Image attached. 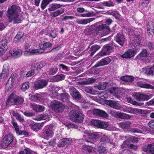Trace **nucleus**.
I'll return each mask as SVG.
<instances>
[{
    "label": "nucleus",
    "mask_w": 154,
    "mask_h": 154,
    "mask_svg": "<svg viewBox=\"0 0 154 154\" xmlns=\"http://www.w3.org/2000/svg\"><path fill=\"white\" fill-rule=\"evenodd\" d=\"M136 53L135 51L131 49H129L123 54L120 56V57L125 58H130L134 56Z\"/></svg>",
    "instance_id": "obj_23"
},
{
    "label": "nucleus",
    "mask_w": 154,
    "mask_h": 154,
    "mask_svg": "<svg viewBox=\"0 0 154 154\" xmlns=\"http://www.w3.org/2000/svg\"><path fill=\"white\" fill-rule=\"evenodd\" d=\"M62 91L63 92L60 94L58 99L63 102L67 103L69 101L70 96L68 93L66 92L64 89H63Z\"/></svg>",
    "instance_id": "obj_18"
},
{
    "label": "nucleus",
    "mask_w": 154,
    "mask_h": 154,
    "mask_svg": "<svg viewBox=\"0 0 154 154\" xmlns=\"http://www.w3.org/2000/svg\"><path fill=\"white\" fill-rule=\"evenodd\" d=\"M61 6L62 5L60 4H53L50 5V7L48 8V10L49 11H54L57 9L60 8Z\"/></svg>",
    "instance_id": "obj_43"
},
{
    "label": "nucleus",
    "mask_w": 154,
    "mask_h": 154,
    "mask_svg": "<svg viewBox=\"0 0 154 154\" xmlns=\"http://www.w3.org/2000/svg\"><path fill=\"white\" fill-rule=\"evenodd\" d=\"M13 115L20 122H23L24 121V119L23 118V117L21 116L19 114L14 112L13 113Z\"/></svg>",
    "instance_id": "obj_54"
},
{
    "label": "nucleus",
    "mask_w": 154,
    "mask_h": 154,
    "mask_svg": "<svg viewBox=\"0 0 154 154\" xmlns=\"http://www.w3.org/2000/svg\"><path fill=\"white\" fill-rule=\"evenodd\" d=\"M86 138V141L90 142L91 143H93L92 140L94 141L99 139L100 138L99 134L97 133L94 134H88L85 135Z\"/></svg>",
    "instance_id": "obj_14"
},
{
    "label": "nucleus",
    "mask_w": 154,
    "mask_h": 154,
    "mask_svg": "<svg viewBox=\"0 0 154 154\" xmlns=\"http://www.w3.org/2000/svg\"><path fill=\"white\" fill-rule=\"evenodd\" d=\"M64 12V10L63 9H61L60 10H58L57 11H54L52 13L51 16H52V17H55L61 14Z\"/></svg>",
    "instance_id": "obj_50"
},
{
    "label": "nucleus",
    "mask_w": 154,
    "mask_h": 154,
    "mask_svg": "<svg viewBox=\"0 0 154 154\" xmlns=\"http://www.w3.org/2000/svg\"><path fill=\"white\" fill-rule=\"evenodd\" d=\"M109 14L114 16L116 18L118 19L119 16V13L117 11H111L109 12Z\"/></svg>",
    "instance_id": "obj_58"
},
{
    "label": "nucleus",
    "mask_w": 154,
    "mask_h": 154,
    "mask_svg": "<svg viewBox=\"0 0 154 154\" xmlns=\"http://www.w3.org/2000/svg\"><path fill=\"white\" fill-rule=\"evenodd\" d=\"M97 152L100 154H106V149L104 146H99L97 148Z\"/></svg>",
    "instance_id": "obj_45"
},
{
    "label": "nucleus",
    "mask_w": 154,
    "mask_h": 154,
    "mask_svg": "<svg viewBox=\"0 0 154 154\" xmlns=\"http://www.w3.org/2000/svg\"><path fill=\"white\" fill-rule=\"evenodd\" d=\"M154 32V24L152 22H149L147 26V33L149 35H151Z\"/></svg>",
    "instance_id": "obj_28"
},
{
    "label": "nucleus",
    "mask_w": 154,
    "mask_h": 154,
    "mask_svg": "<svg viewBox=\"0 0 154 154\" xmlns=\"http://www.w3.org/2000/svg\"><path fill=\"white\" fill-rule=\"evenodd\" d=\"M149 54L146 49H143L142 51L136 57V59L140 60H143L145 62H148L149 61L147 57Z\"/></svg>",
    "instance_id": "obj_9"
},
{
    "label": "nucleus",
    "mask_w": 154,
    "mask_h": 154,
    "mask_svg": "<svg viewBox=\"0 0 154 154\" xmlns=\"http://www.w3.org/2000/svg\"><path fill=\"white\" fill-rule=\"evenodd\" d=\"M71 139L70 138H64L60 140L58 142L57 146L58 147H62L67 144L69 143Z\"/></svg>",
    "instance_id": "obj_29"
},
{
    "label": "nucleus",
    "mask_w": 154,
    "mask_h": 154,
    "mask_svg": "<svg viewBox=\"0 0 154 154\" xmlns=\"http://www.w3.org/2000/svg\"><path fill=\"white\" fill-rule=\"evenodd\" d=\"M65 75L63 74L56 75L53 77V79L56 82H58L64 79Z\"/></svg>",
    "instance_id": "obj_48"
},
{
    "label": "nucleus",
    "mask_w": 154,
    "mask_h": 154,
    "mask_svg": "<svg viewBox=\"0 0 154 154\" xmlns=\"http://www.w3.org/2000/svg\"><path fill=\"white\" fill-rule=\"evenodd\" d=\"M110 85L108 82H99L96 86L99 90H103L108 88Z\"/></svg>",
    "instance_id": "obj_26"
},
{
    "label": "nucleus",
    "mask_w": 154,
    "mask_h": 154,
    "mask_svg": "<svg viewBox=\"0 0 154 154\" xmlns=\"http://www.w3.org/2000/svg\"><path fill=\"white\" fill-rule=\"evenodd\" d=\"M119 117L122 119H128L131 118V116L126 113L119 112Z\"/></svg>",
    "instance_id": "obj_55"
},
{
    "label": "nucleus",
    "mask_w": 154,
    "mask_h": 154,
    "mask_svg": "<svg viewBox=\"0 0 154 154\" xmlns=\"http://www.w3.org/2000/svg\"><path fill=\"white\" fill-rule=\"evenodd\" d=\"M106 24H102L98 26H96V32H97V35L98 34L99 31H103V28L105 26Z\"/></svg>",
    "instance_id": "obj_57"
},
{
    "label": "nucleus",
    "mask_w": 154,
    "mask_h": 154,
    "mask_svg": "<svg viewBox=\"0 0 154 154\" xmlns=\"http://www.w3.org/2000/svg\"><path fill=\"white\" fill-rule=\"evenodd\" d=\"M24 101L23 98L11 94L7 100L6 106H8L11 105H19L22 104Z\"/></svg>",
    "instance_id": "obj_3"
},
{
    "label": "nucleus",
    "mask_w": 154,
    "mask_h": 154,
    "mask_svg": "<svg viewBox=\"0 0 154 154\" xmlns=\"http://www.w3.org/2000/svg\"><path fill=\"white\" fill-rule=\"evenodd\" d=\"M109 113L112 116L114 117H119V112H117L114 110H110L109 111Z\"/></svg>",
    "instance_id": "obj_59"
},
{
    "label": "nucleus",
    "mask_w": 154,
    "mask_h": 154,
    "mask_svg": "<svg viewBox=\"0 0 154 154\" xmlns=\"http://www.w3.org/2000/svg\"><path fill=\"white\" fill-rule=\"evenodd\" d=\"M53 0H43L42 2L41 8L42 10H44L46 6L49 4L50 2Z\"/></svg>",
    "instance_id": "obj_51"
},
{
    "label": "nucleus",
    "mask_w": 154,
    "mask_h": 154,
    "mask_svg": "<svg viewBox=\"0 0 154 154\" xmlns=\"http://www.w3.org/2000/svg\"><path fill=\"white\" fill-rule=\"evenodd\" d=\"M135 38H137V42L140 43L141 42L142 39V36L139 34H137L136 32H134Z\"/></svg>",
    "instance_id": "obj_62"
},
{
    "label": "nucleus",
    "mask_w": 154,
    "mask_h": 154,
    "mask_svg": "<svg viewBox=\"0 0 154 154\" xmlns=\"http://www.w3.org/2000/svg\"><path fill=\"white\" fill-rule=\"evenodd\" d=\"M108 92L111 94H112L114 96L118 99L121 97V92L120 89L118 88L112 87L108 90Z\"/></svg>",
    "instance_id": "obj_17"
},
{
    "label": "nucleus",
    "mask_w": 154,
    "mask_h": 154,
    "mask_svg": "<svg viewBox=\"0 0 154 154\" xmlns=\"http://www.w3.org/2000/svg\"><path fill=\"white\" fill-rule=\"evenodd\" d=\"M13 134L9 133L6 135L2 141L1 145L2 147L5 148L7 147L14 140Z\"/></svg>",
    "instance_id": "obj_4"
},
{
    "label": "nucleus",
    "mask_w": 154,
    "mask_h": 154,
    "mask_svg": "<svg viewBox=\"0 0 154 154\" xmlns=\"http://www.w3.org/2000/svg\"><path fill=\"white\" fill-rule=\"evenodd\" d=\"M138 109L129 107L126 108V111L131 113L135 114L138 112Z\"/></svg>",
    "instance_id": "obj_49"
},
{
    "label": "nucleus",
    "mask_w": 154,
    "mask_h": 154,
    "mask_svg": "<svg viewBox=\"0 0 154 154\" xmlns=\"http://www.w3.org/2000/svg\"><path fill=\"white\" fill-rule=\"evenodd\" d=\"M131 131L134 133H142L143 131L140 129L137 128H132L131 129Z\"/></svg>",
    "instance_id": "obj_63"
},
{
    "label": "nucleus",
    "mask_w": 154,
    "mask_h": 154,
    "mask_svg": "<svg viewBox=\"0 0 154 154\" xmlns=\"http://www.w3.org/2000/svg\"><path fill=\"white\" fill-rule=\"evenodd\" d=\"M23 19V17L22 15L17 13L10 20H13L14 23H21L22 22Z\"/></svg>",
    "instance_id": "obj_25"
},
{
    "label": "nucleus",
    "mask_w": 154,
    "mask_h": 154,
    "mask_svg": "<svg viewBox=\"0 0 154 154\" xmlns=\"http://www.w3.org/2000/svg\"><path fill=\"white\" fill-rule=\"evenodd\" d=\"M131 142H138L137 138L135 137L130 136L127 140L124 142L122 146V150L120 151V154H132L129 150L127 149H124V147H128L134 150H136L137 149V146L130 143H129Z\"/></svg>",
    "instance_id": "obj_1"
},
{
    "label": "nucleus",
    "mask_w": 154,
    "mask_h": 154,
    "mask_svg": "<svg viewBox=\"0 0 154 154\" xmlns=\"http://www.w3.org/2000/svg\"><path fill=\"white\" fill-rule=\"evenodd\" d=\"M12 123V124L14 127L15 128V130L17 133H19V129L18 126L17 125V124L16 122L14 120H12L11 121Z\"/></svg>",
    "instance_id": "obj_61"
},
{
    "label": "nucleus",
    "mask_w": 154,
    "mask_h": 154,
    "mask_svg": "<svg viewBox=\"0 0 154 154\" xmlns=\"http://www.w3.org/2000/svg\"><path fill=\"white\" fill-rule=\"evenodd\" d=\"M131 123L130 122L127 121L125 122H122L119 124L120 127L124 129H128L131 127Z\"/></svg>",
    "instance_id": "obj_34"
},
{
    "label": "nucleus",
    "mask_w": 154,
    "mask_h": 154,
    "mask_svg": "<svg viewBox=\"0 0 154 154\" xmlns=\"http://www.w3.org/2000/svg\"><path fill=\"white\" fill-rule=\"evenodd\" d=\"M93 114L103 118H107L108 115L104 111L98 109H94L93 111Z\"/></svg>",
    "instance_id": "obj_22"
},
{
    "label": "nucleus",
    "mask_w": 154,
    "mask_h": 154,
    "mask_svg": "<svg viewBox=\"0 0 154 154\" xmlns=\"http://www.w3.org/2000/svg\"><path fill=\"white\" fill-rule=\"evenodd\" d=\"M11 55L15 58L20 57L22 55V51L21 50L14 49L11 51Z\"/></svg>",
    "instance_id": "obj_33"
},
{
    "label": "nucleus",
    "mask_w": 154,
    "mask_h": 154,
    "mask_svg": "<svg viewBox=\"0 0 154 154\" xmlns=\"http://www.w3.org/2000/svg\"><path fill=\"white\" fill-rule=\"evenodd\" d=\"M100 48V47L97 45H93L90 49V55L92 56Z\"/></svg>",
    "instance_id": "obj_46"
},
{
    "label": "nucleus",
    "mask_w": 154,
    "mask_h": 154,
    "mask_svg": "<svg viewBox=\"0 0 154 154\" xmlns=\"http://www.w3.org/2000/svg\"><path fill=\"white\" fill-rule=\"evenodd\" d=\"M114 40L120 46H122L125 41V38L122 33H118L115 36Z\"/></svg>",
    "instance_id": "obj_16"
},
{
    "label": "nucleus",
    "mask_w": 154,
    "mask_h": 154,
    "mask_svg": "<svg viewBox=\"0 0 154 154\" xmlns=\"http://www.w3.org/2000/svg\"><path fill=\"white\" fill-rule=\"evenodd\" d=\"M9 65L8 63H5L3 66L2 73L0 74V80H4L8 77L9 73Z\"/></svg>",
    "instance_id": "obj_8"
},
{
    "label": "nucleus",
    "mask_w": 154,
    "mask_h": 154,
    "mask_svg": "<svg viewBox=\"0 0 154 154\" xmlns=\"http://www.w3.org/2000/svg\"><path fill=\"white\" fill-rule=\"evenodd\" d=\"M52 92L51 94V97H52L58 99L59 96V93H61L63 89L62 88H60L59 87H57L55 86H54L53 87L52 90Z\"/></svg>",
    "instance_id": "obj_21"
},
{
    "label": "nucleus",
    "mask_w": 154,
    "mask_h": 154,
    "mask_svg": "<svg viewBox=\"0 0 154 154\" xmlns=\"http://www.w3.org/2000/svg\"><path fill=\"white\" fill-rule=\"evenodd\" d=\"M29 83L28 82H25L22 85L21 89L23 91H25L29 88Z\"/></svg>",
    "instance_id": "obj_52"
},
{
    "label": "nucleus",
    "mask_w": 154,
    "mask_h": 154,
    "mask_svg": "<svg viewBox=\"0 0 154 154\" xmlns=\"http://www.w3.org/2000/svg\"><path fill=\"white\" fill-rule=\"evenodd\" d=\"M31 99L33 100L37 101V100H40L41 97L38 96L37 94L32 95L30 97Z\"/></svg>",
    "instance_id": "obj_64"
},
{
    "label": "nucleus",
    "mask_w": 154,
    "mask_h": 154,
    "mask_svg": "<svg viewBox=\"0 0 154 154\" xmlns=\"http://www.w3.org/2000/svg\"><path fill=\"white\" fill-rule=\"evenodd\" d=\"M135 96L136 97L135 99L137 100L138 101L148 100L150 98V97L149 95L140 93L136 94Z\"/></svg>",
    "instance_id": "obj_24"
},
{
    "label": "nucleus",
    "mask_w": 154,
    "mask_h": 154,
    "mask_svg": "<svg viewBox=\"0 0 154 154\" xmlns=\"http://www.w3.org/2000/svg\"><path fill=\"white\" fill-rule=\"evenodd\" d=\"M142 150L148 154H154V143L145 145L142 148Z\"/></svg>",
    "instance_id": "obj_19"
},
{
    "label": "nucleus",
    "mask_w": 154,
    "mask_h": 154,
    "mask_svg": "<svg viewBox=\"0 0 154 154\" xmlns=\"http://www.w3.org/2000/svg\"><path fill=\"white\" fill-rule=\"evenodd\" d=\"M104 103L114 109L119 110L121 108V105L117 101L105 100Z\"/></svg>",
    "instance_id": "obj_10"
},
{
    "label": "nucleus",
    "mask_w": 154,
    "mask_h": 154,
    "mask_svg": "<svg viewBox=\"0 0 154 154\" xmlns=\"http://www.w3.org/2000/svg\"><path fill=\"white\" fill-rule=\"evenodd\" d=\"M92 123L94 126H97L99 128L106 129L107 130H110L109 127V123L106 122H104L99 120H94L92 122Z\"/></svg>",
    "instance_id": "obj_7"
},
{
    "label": "nucleus",
    "mask_w": 154,
    "mask_h": 154,
    "mask_svg": "<svg viewBox=\"0 0 154 154\" xmlns=\"http://www.w3.org/2000/svg\"><path fill=\"white\" fill-rule=\"evenodd\" d=\"M46 64L44 61H42L39 63H35L33 66L34 70H38L40 69L43 67Z\"/></svg>",
    "instance_id": "obj_36"
},
{
    "label": "nucleus",
    "mask_w": 154,
    "mask_h": 154,
    "mask_svg": "<svg viewBox=\"0 0 154 154\" xmlns=\"http://www.w3.org/2000/svg\"><path fill=\"white\" fill-rule=\"evenodd\" d=\"M31 128L35 131H38L42 127V125L40 124L35 123L30 125Z\"/></svg>",
    "instance_id": "obj_42"
},
{
    "label": "nucleus",
    "mask_w": 154,
    "mask_h": 154,
    "mask_svg": "<svg viewBox=\"0 0 154 154\" xmlns=\"http://www.w3.org/2000/svg\"><path fill=\"white\" fill-rule=\"evenodd\" d=\"M95 20V19L90 18L87 19H77L76 22L78 24L82 25H85L90 23Z\"/></svg>",
    "instance_id": "obj_27"
},
{
    "label": "nucleus",
    "mask_w": 154,
    "mask_h": 154,
    "mask_svg": "<svg viewBox=\"0 0 154 154\" xmlns=\"http://www.w3.org/2000/svg\"><path fill=\"white\" fill-rule=\"evenodd\" d=\"M137 85L140 87L143 88L151 89H153L154 88V87L152 85L148 84L146 83L145 82L142 81L137 82Z\"/></svg>",
    "instance_id": "obj_30"
},
{
    "label": "nucleus",
    "mask_w": 154,
    "mask_h": 154,
    "mask_svg": "<svg viewBox=\"0 0 154 154\" xmlns=\"http://www.w3.org/2000/svg\"><path fill=\"white\" fill-rule=\"evenodd\" d=\"M93 150V147L91 146H89L87 145H84L82 146V150L84 152V151L88 152L89 153L91 152Z\"/></svg>",
    "instance_id": "obj_47"
},
{
    "label": "nucleus",
    "mask_w": 154,
    "mask_h": 154,
    "mask_svg": "<svg viewBox=\"0 0 154 154\" xmlns=\"http://www.w3.org/2000/svg\"><path fill=\"white\" fill-rule=\"evenodd\" d=\"M30 53L31 54H40L43 53V52H40L38 49H29L28 52Z\"/></svg>",
    "instance_id": "obj_60"
},
{
    "label": "nucleus",
    "mask_w": 154,
    "mask_h": 154,
    "mask_svg": "<svg viewBox=\"0 0 154 154\" xmlns=\"http://www.w3.org/2000/svg\"><path fill=\"white\" fill-rule=\"evenodd\" d=\"M24 35V33L22 32H19L17 33L14 39V42L16 43H18L20 42V40Z\"/></svg>",
    "instance_id": "obj_38"
},
{
    "label": "nucleus",
    "mask_w": 154,
    "mask_h": 154,
    "mask_svg": "<svg viewBox=\"0 0 154 154\" xmlns=\"http://www.w3.org/2000/svg\"><path fill=\"white\" fill-rule=\"evenodd\" d=\"M120 79L126 82H131L134 81V79L133 76L125 75L121 77Z\"/></svg>",
    "instance_id": "obj_41"
},
{
    "label": "nucleus",
    "mask_w": 154,
    "mask_h": 154,
    "mask_svg": "<svg viewBox=\"0 0 154 154\" xmlns=\"http://www.w3.org/2000/svg\"><path fill=\"white\" fill-rule=\"evenodd\" d=\"M48 81L45 79L39 80L34 84L33 88L35 90L42 88L46 87L48 84Z\"/></svg>",
    "instance_id": "obj_11"
},
{
    "label": "nucleus",
    "mask_w": 154,
    "mask_h": 154,
    "mask_svg": "<svg viewBox=\"0 0 154 154\" xmlns=\"http://www.w3.org/2000/svg\"><path fill=\"white\" fill-rule=\"evenodd\" d=\"M18 7L14 5H12L8 9L7 11L8 13V17L10 20L18 13Z\"/></svg>",
    "instance_id": "obj_13"
},
{
    "label": "nucleus",
    "mask_w": 154,
    "mask_h": 154,
    "mask_svg": "<svg viewBox=\"0 0 154 154\" xmlns=\"http://www.w3.org/2000/svg\"><path fill=\"white\" fill-rule=\"evenodd\" d=\"M52 44L49 42H45L44 43H41L39 44V46L40 48L42 50H45L48 48L51 47Z\"/></svg>",
    "instance_id": "obj_39"
},
{
    "label": "nucleus",
    "mask_w": 154,
    "mask_h": 154,
    "mask_svg": "<svg viewBox=\"0 0 154 154\" xmlns=\"http://www.w3.org/2000/svg\"><path fill=\"white\" fill-rule=\"evenodd\" d=\"M8 41L6 39H3L0 42V48L5 49V50H7L8 48Z\"/></svg>",
    "instance_id": "obj_44"
},
{
    "label": "nucleus",
    "mask_w": 154,
    "mask_h": 154,
    "mask_svg": "<svg viewBox=\"0 0 154 154\" xmlns=\"http://www.w3.org/2000/svg\"><path fill=\"white\" fill-rule=\"evenodd\" d=\"M113 47L110 45H104L103 48V50L100 53V55L103 56L109 54L112 51Z\"/></svg>",
    "instance_id": "obj_20"
},
{
    "label": "nucleus",
    "mask_w": 154,
    "mask_h": 154,
    "mask_svg": "<svg viewBox=\"0 0 154 154\" xmlns=\"http://www.w3.org/2000/svg\"><path fill=\"white\" fill-rule=\"evenodd\" d=\"M31 106L32 107L33 109L37 112L43 111L45 108L44 106L38 105H37L35 103H31Z\"/></svg>",
    "instance_id": "obj_31"
},
{
    "label": "nucleus",
    "mask_w": 154,
    "mask_h": 154,
    "mask_svg": "<svg viewBox=\"0 0 154 154\" xmlns=\"http://www.w3.org/2000/svg\"><path fill=\"white\" fill-rule=\"evenodd\" d=\"M52 109L57 112H62L65 108V106L58 100H54L51 102Z\"/></svg>",
    "instance_id": "obj_5"
},
{
    "label": "nucleus",
    "mask_w": 154,
    "mask_h": 154,
    "mask_svg": "<svg viewBox=\"0 0 154 154\" xmlns=\"http://www.w3.org/2000/svg\"><path fill=\"white\" fill-rule=\"evenodd\" d=\"M145 73L148 75L154 76V64L152 66H148L145 69Z\"/></svg>",
    "instance_id": "obj_32"
},
{
    "label": "nucleus",
    "mask_w": 154,
    "mask_h": 154,
    "mask_svg": "<svg viewBox=\"0 0 154 154\" xmlns=\"http://www.w3.org/2000/svg\"><path fill=\"white\" fill-rule=\"evenodd\" d=\"M14 74H11V76L6 84V87L9 85H11V86H9V87L8 88V91L11 90L12 89V84L13 83L14 79Z\"/></svg>",
    "instance_id": "obj_35"
},
{
    "label": "nucleus",
    "mask_w": 154,
    "mask_h": 154,
    "mask_svg": "<svg viewBox=\"0 0 154 154\" xmlns=\"http://www.w3.org/2000/svg\"><path fill=\"white\" fill-rule=\"evenodd\" d=\"M111 32V30L109 28V27L107 26L106 24L105 27L103 28L102 34L103 35H105L108 34Z\"/></svg>",
    "instance_id": "obj_53"
},
{
    "label": "nucleus",
    "mask_w": 154,
    "mask_h": 154,
    "mask_svg": "<svg viewBox=\"0 0 154 154\" xmlns=\"http://www.w3.org/2000/svg\"><path fill=\"white\" fill-rule=\"evenodd\" d=\"M58 71L57 68L56 67L51 68H47L46 69V71L49 75H53L55 74Z\"/></svg>",
    "instance_id": "obj_40"
},
{
    "label": "nucleus",
    "mask_w": 154,
    "mask_h": 154,
    "mask_svg": "<svg viewBox=\"0 0 154 154\" xmlns=\"http://www.w3.org/2000/svg\"><path fill=\"white\" fill-rule=\"evenodd\" d=\"M96 26L92 25L89 26L88 30L89 32L94 33V35H97V32H96Z\"/></svg>",
    "instance_id": "obj_56"
},
{
    "label": "nucleus",
    "mask_w": 154,
    "mask_h": 154,
    "mask_svg": "<svg viewBox=\"0 0 154 154\" xmlns=\"http://www.w3.org/2000/svg\"><path fill=\"white\" fill-rule=\"evenodd\" d=\"M69 90L70 95L74 99L79 100L81 99L82 95L74 87L70 86L69 88Z\"/></svg>",
    "instance_id": "obj_12"
},
{
    "label": "nucleus",
    "mask_w": 154,
    "mask_h": 154,
    "mask_svg": "<svg viewBox=\"0 0 154 154\" xmlns=\"http://www.w3.org/2000/svg\"><path fill=\"white\" fill-rule=\"evenodd\" d=\"M53 126L51 125H48L45 127L43 130L42 133V137L45 139H48L50 137H52L53 135Z\"/></svg>",
    "instance_id": "obj_6"
},
{
    "label": "nucleus",
    "mask_w": 154,
    "mask_h": 154,
    "mask_svg": "<svg viewBox=\"0 0 154 154\" xmlns=\"http://www.w3.org/2000/svg\"><path fill=\"white\" fill-rule=\"evenodd\" d=\"M112 58L111 57H106L101 59L94 65V67L106 65L109 64L112 61Z\"/></svg>",
    "instance_id": "obj_15"
},
{
    "label": "nucleus",
    "mask_w": 154,
    "mask_h": 154,
    "mask_svg": "<svg viewBox=\"0 0 154 154\" xmlns=\"http://www.w3.org/2000/svg\"><path fill=\"white\" fill-rule=\"evenodd\" d=\"M82 90L84 92H86L92 94H94V91L93 88L90 86L83 87L82 88Z\"/></svg>",
    "instance_id": "obj_37"
},
{
    "label": "nucleus",
    "mask_w": 154,
    "mask_h": 154,
    "mask_svg": "<svg viewBox=\"0 0 154 154\" xmlns=\"http://www.w3.org/2000/svg\"><path fill=\"white\" fill-rule=\"evenodd\" d=\"M69 117L70 119L75 122L81 123L84 119V115L79 109L70 111Z\"/></svg>",
    "instance_id": "obj_2"
}]
</instances>
